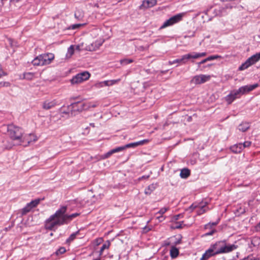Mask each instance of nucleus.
I'll list each match as a JSON object with an SVG mask.
<instances>
[{"mask_svg":"<svg viewBox=\"0 0 260 260\" xmlns=\"http://www.w3.org/2000/svg\"><path fill=\"white\" fill-rule=\"evenodd\" d=\"M67 209V206H62L53 215H51L46 221V229L52 230L59 225L67 223L79 215L77 213L69 215L66 213Z\"/></svg>","mask_w":260,"mask_h":260,"instance_id":"f257e3e1","label":"nucleus"},{"mask_svg":"<svg viewBox=\"0 0 260 260\" xmlns=\"http://www.w3.org/2000/svg\"><path fill=\"white\" fill-rule=\"evenodd\" d=\"M210 247L216 255L230 252L237 249V246L227 243L225 240H221L211 244Z\"/></svg>","mask_w":260,"mask_h":260,"instance_id":"f03ea898","label":"nucleus"},{"mask_svg":"<svg viewBox=\"0 0 260 260\" xmlns=\"http://www.w3.org/2000/svg\"><path fill=\"white\" fill-rule=\"evenodd\" d=\"M7 133L11 139L17 141L19 144L24 133L22 128L13 124L8 125Z\"/></svg>","mask_w":260,"mask_h":260,"instance_id":"7ed1b4c3","label":"nucleus"},{"mask_svg":"<svg viewBox=\"0 0 260 260\" xmlns=\"http://www.w3.org/2000/svg\"><path fill=\"white\" fill-rule=\"evenodd\" d=\"M94 106V105L90 103L79 102L72 104L68 106V108L71 109V114L72 116H74L76 115L77 112L88 110L89 108Z\"/></svg>","mask_w":260,"mask_h":260,"instance_id":"20e7f679","label":"nucleus"},{"mask_svg":"<svg viewBox=\"0 0 260 260\" xmlns=\"http://www.w3.org/2000/svg\"><path fill=\"white\" fill-rule=\"evenodd\" d=\"M54 55L52 53H46L40 55L36 57L32 61L34 66H45L50 64L54 59Z\"/></svg>","mask_w":260,"mask_h":260,"instance_id":"39448f33","label":"nucleus"},{"mask_svg":"<svg viewBox=\"0 0 260 260\" xmlns=\"http://www.w3.org/2000/svg\"><path fill=\"white\" fill-rule=\"evenodd\" d=\"M148 142H149L148 140L144 139V140H141L140 141L129 143V144H126L123 146H120V147L115 148L114 149L111 150L108 152H107L105 154V158H107V157H109L111 155H112L113 153L123 151V150H124L126 148H131V147L135 148L138 146L143 145L148 143Z\"/></svg>","mask_w":260,"mask_h":260,"instance_id":"423d86ee","label":"nucleus"},{"mask_svg":"<svg viewBox=\"0 0 260 260\" xmlns=\"http://www.w3.org/2000/svg\"><path fill=\"white\" fill-rule=\"evenodd\" d=\"M260 59V52L248 58L245 62L243 63L239 67V71L247 69L251 66L254 64Z\"/></svg>","mask_w":260,"mask_h":260,"instance_id":"0eeeda50","label":"nucleus"},{"mask_svg":"<svg viewBox=\"0 0 260 260\" xmlns=\"http://www.w3.org/2000/svg\"><path fill=\"white\" fill-rule=\"evenodd\" d=\"M184 15V13H179L176 15H174L169 19L167 20L164 22L161 28H165L166 27L171 26L175 23H177L182 20L183 17Z\"/></svg>","mask_w":260,"mask_h":260,"instance_id":"6e6552de","label":"nucleus"},{"mask_svg":"<svg viewBox=\"0 0 260 260\" xmlns=\"http://www.w3.org/2000/svg\"><path fill=\"white\" fill-rule=\"evenodd\" d=\"M90 74L88 72H84L77 74L71 80L72 84H78L84 81L87 80L90 77Z\"/></svg>","mask_w":260,"mask_h":260,"instance_id":"1a4fd4ad","label":"nucleus"},{"mask_svg":"<svg viewBox=\"0 0 260 260\" xmlns=\"http://www.w3.org/2000/svg\"><path fill=\"white\" fill-rule=\"evenodd\" d=\"M37 140V137L34 134H25L24 133L22 139L20 141V144H23L24 146H26L32 142H34Z\"/></svg>","mask_w":260,"mask_h":260,"instance_id":"9d476101","label":"nucleus"},{"mask_svg":"<svg viewBox=\"0 0 260 260\" xmlns=\"http://www.w3.org/2000/svg\"><path fill=\"white\" fill-rule=\"evenodd\" d=\"M211 78L210 75H199L195 76L191 80V82L195 84H200L209 81Z\"/></svg>","mask_w":260,"mask_h":260,"instance_id":"9b49d317","label":"nucleus"},{"mask_svg":"<svg viewBox=\"0 0 260 260\" xmlns=\"http://www.w3.org/2000/svg\"><path fill=\"white\" fill-rule=\"evenodd\" d=\"M241 95L240 92L239 91V89L238 90H234L226 96L225 100L228 104H230L234 100L239 98Z\"/></svg>","mask_w":260,"mask_h":260,"instance_id":"f8f14e48","label":"nucleus"},{"mask_svg":"<svg viewBox=\"0 0 260 260\" xmlns=\"http://www.w3.org/2000/svg\"><path fill=\"white\" fill-rule=\"evenodd\" d=\"M156 3L157 0H143L139 7L141 10H145L154 6Z\"/></svg>","mask_w":260,"mask_h":260,"instance_id":"ddd939ff","label":"nucleus"},{"mask_svg":"<svg viewBox=\"0 0 260 260\" xmlns=\"http://www.w3.org/2000/svg\"><path fill=\"white\" fill-rule=\"evenodd\" d=\"M104 41H96L86 46L85 49L89 51H95L102 46Z\"/></svg>","mask_w":260,"mask_h":260,"instance_id":"4468645a","label":"nucleus"},{"mask_svg":"<svg viewBox=\"0 0 260 260\" xmlns=\"http://www.w3.org/2000/svg\"><path fill=\"white\" fill-rule=\"evenodd\" d=\"M257 86V84L243 86L239 88V91L240 92L241 94H243L246 92H248L249 91L253 90Z\"/></svg>","mask_w":260,"mask_h":260,"instance_id":"2eb2a0df","label":"nucleus"},{"mask_svg":"<svg viewBox=\"0 0 260 260\" xmlns=\"http://www.w3.org/2000/svg\"><path fill=\"white\" fill-rule=\"evenodd\" d=\"M215 254L213 252V250L211 249L210 247L203 254L202 257L200 260H207L210 257L215 256Z\"/></svg>","mask_w":260,"mask_h":260,"instance_id":"dca6fc26","label":"nucleus"},{"mask_svg":"<svg viewBox=\"0 0 260 260\" xmlns=\"http://www.w3.org/2000/svg\"><path fill=\"white\" fill-rule=\"evenodd\" d=\"M231 151L235 153H240L243 149L242 143L235 144L230 147Z\"/></svg>","mask_w":260,"mask_h":260,"instance_id":"f3484780","label":"nucleus"},{"mask_svg":"<svg viewBox=\"0 0 260 260\" xmlns=\"http://www.w3.org/2000/svg\"><path fill=\"white\" fill-rule=\"evenodd\" d=\"M56 105V102L55 101H46L43 103V108L45 110H49L53 107H54Z\"/></svg>","mask_w":260,"mask_h":260,"instance_id":"a211bd4d","label":"nucleus"},{"mask_svg":"<svg viewBox=\"0 0 260 260\" xmlns=\"http://www.w3.org/2000/svg\"><path fill=\"white\" fill-rule=\"evenodd\" d=\"M198 209L197 210V214L198 215H200L204 213H205L208 210V208L206 206V205L200 204L198 206Z\"/></svg>","mask_w":260,"mask_h":260,"instance_id":"6ab92c4d","label":"nucleus"},{"mask_svg":"<svg viewBox=\"0 0 260 260\" xmlns=\"http://www.w3.org/2000/svg\"><path fill=\"white\" fill-rule=\"evenodd\" d=\"M198 57V54L197 52H192L190 53L186 54L184 55V59H185V61L186 62L188 60L191 59H197Z\"/></svg>","mask_w":260,"mask_h":260,"instance_id":"aec40b11","label":"nucleus"},{"mask_svg":"<svg viewBox=\"0 0 260 260\" xmlns=\"http://www.w3.org/2000/svg\"><path fill=\"white\" fill-rule=\"evenodd\" d=\"M250 127V124L248 122H242L238 126V129L242 132H246Z\"/></svg>","mask_w":260,"mask_h":260,"instance_id":"412c9836","label":"nucleus"},{"mask_svg":"<svg viewBox=\"0 0 260 260\" xmlns=\"http://www.w3.org/2000/svg\"><path fill=\"white\" fill-rule=\"evenodd\" d=\"M75 17L78 20H81L84 17V12L82 10L77 9L75 12Z\"/></svg>","mask_w":260,"mask_h":260,"instance_id":"4be33fe9","label":"nucleus"},{"mask_svg":"<svg viewBox=\"0 0 260 260\" xmlns=\"http://www.w3.org/2000/svg\"><path fill=\"white\" fill-rule=\"evenodd\" d=\"M179 254V250L175 246H172L170 250V255L172 258H176Z\"/></svg>","mask_w":260,"mask_h":260,"instance_id":"5701e85b","label":"nucleus"},{"mask_svg":"<svg viewBox=\"0 0 260 260\" xmlns=\"http://www.w3.org/2000/svg\"><path fill=\"white\" fill-rule=\"evenodd\" d=\"M190 175V171L188 169H183L181 171L180 176L182 178H187Z\"/></svg>","mask_w":260,"mask_h":260,"instance_id":"b1692460","label":"nucleus"},{"mask_svg":"<svg viewBox=\"0 0 260 260\" xmlns=\"http://www.w3.org/2000/svg\"><path fill=\"white\" fill-rule=\"evenodd\" d=\"M156 188V186L154 184H152L149 185L145 189V193L146 194H150L151 193L155 190Z\"/></svg>","mask_w":260,"mask_h":260,"instance_id":"393cba45","label":"nucleus"},{"mask_svg":"<svg viewBox=\"0 0 260 260\" xmlns=\"http://www.w3.org/2000/svg\"><path fill=\"white\" fill-rule=\"evenodd\" d=\"M176 63H185L186 61L185 59H184V55H183L181 58L175 59L173 61H169V64L170 65H172Z\"/></svg>","mask_w":260,"mask_h":260,"instance_id":"a878e982","label":"nucleus"},{"mask_svg":"<svg viewBox=\"0 0 260 260\" xmlns=\"http://www.w3.org/2000/svg\"><path fill=\"white\" fill-rule=\"evenodd\" d=\"M111 245L110 242L109 240H107L106 242L102 245L100 251V255H101L104 251V250L106 249H108Z\"/></svg>","mask_w":260,"mask_h":260,"instance_id":"bb28decb","label":"nucleus"},{"mask_svg":"<svg viewBox=\"0 0 260 260\" xmlns=\"http://www.w3.org/2000/svg\"><path fill=\"white\" fill-rule=\"evenodd\" d=\"M75 51L74 46L71 45L68 49V51L66 54V57L67 58H70L72 55L74 54Z\"/></svg>","mask_w":260,"mask_h":260,"instance_id":"cd10ccee","label":"nucleus"},{"mask_svg":"<svg viewBox=\"0 0 260 260\" xmlns=\"http://www.w3.org/2000/svg\"><path fill=\"white\" fill-rule=\"evenodd\" d=\"M31 209L32 208L29 206V205L28 204H27V205L23 208L22 209L21 214L22 215H25L28 212H29L31 210Z\"/></svg>","mask_w":260,"mask_h":260,"instance_id":"c85d7f7f","label":"nucleus"},{"mask_svg":"<svg viewBox=\"0 0 260 260\" xmlns=\"http://www.w3.org/2000/svg\"><path fill=\"white\" fill-rule=\"evenodd\" d=\"M34 77V75L32 73H25L23 74V78L30 80L32 79Z\"/></svg>","mask_w":260,"mask_h":260,"instance_id":"c756f323","label":"nucleus"},{"mask_svg":"<svg viewBox=\"0 0 260 260\" xmlns=\"http://www.w3.org/2000/svg\"><path fill=\"white\" fill-rule=\"evenodd\" d=\"M40 199H36L35 200L32 201L30 203H28L29 206L31 207V208H33L35 207H36L40 203Z\"/></svg>","mask_w":260,"mask_h":260,"instance_id":"7c9ffc66","label":"nucleus"},{"mask_svg":"<svg viewBox=\"0 0 260 260\" xmlns=\"http://www.w3.org/2000/svg\"><path fill=\"white\" fill-rule=\"evenodd\" d=\"M79 234V232H77L76 233H74L72 234L69 238L67 240V242L70 243L73 241L76 238V236Z\"/></svg>","mask_w":260,"mask_h":260,"instance_id":"2f4dec72","label":"nucleus"},{"mask_svg":"<svg viewBox=\"0 0 260 260\" xmlns=\"http://www.w3.org/2000/svg\"><path fill=\"white\" fill-rule=\"evenodd\" d=\"M134 60L132 59H121L120 62L121 64L126 65L132 63Z\"/></svg>","mask_w":260,"mask_h":260,"instance_id":"473e14b6","label":"nucleus"},{"mask_svg":"<svg viewBox=\"0 0 260 260\" xmlns=\"http://www.w3.org/2000/svg\"><path fill=\"white\" fill-rule=\"evenodd\" d=\"M110 84V81L109 80H107V81H105L104 82L98 83H97L96 84V86L97 87H102L104 85H105V86H110V84Z\"/></svg>","mask_w":260,"mask_h":260,"instance_id":"72a5a7b5","label":"nucleus"},{"mask_svg":"<svg viewBox=\"0 0 260 260\" xmlns=\"http://www.w3.org/2000/svg\"><path fill=\"white\" fill-rule=\"evenodd\" d=\"M183 223V221L177 222L174 223L173 226L174 229H180L182 228V225Z\"/></svg>","mask_w":260,"mask_h":260,"instance_id":"f704fd0d","label":"nucleus"},{"mask_svg":"<svg viewBox=\"0 0 260 260\" xmlns=\"http://www.w3.org/2000/svg\"><path fill=\"white\" fill-rule=\"evenodd\" d=\"M168 210H169V208H166V207L162 208L160 209V210L157 213H156V215H157V214L162 215L165 213H166Z\"/></svg>","mask_w":260,"mask_h":260,"instance_id":"c9c22d12","label":"nucleus"},{"mask_svg":"<svg viewBox=\"0 0 260 260\" xmlns=\"http://www.w3.org/2000/svg\"><path fill=\"white\" fill-rule=\"evenodd\" d=\"M66 252V249L64 247H60L59 249H58L56 253V254L58 255V254H63L64 253V252Z\"/></svg>","mask_w":260,"mask_h":260,"instance_id":"e433bc0d","label":"nucleus"},{"mask_svg":"<svg viewBox=\"0 0 260 260\" xmlns=\"http://www.w3.org/2000/svg\"><path fill=\"white\" fill-rule=\"evenodd\" d=\"M219 57H220V56H219L218 55H212V56H209L208 57H207V60H208V61H210V60L217 59Z\"/></svg>","mask_w":260,"mask_h":260,"instance_id":"4c0bfd02","label":"nucleus"},{"mask_svg":"<svg viewBox=\"0 0 260 260\" xmlns=\"http://www.w3.org/2000/svg\"><path fill=\"white\" fill-rule=\"evenodd\" d=\"M251 144L250 141H245L244 143H242V145L243 146V149L246 147H249Z\"/></svg>","mask_w":260,"mask_h":260,"instance_id":"58836bf2","label":"nucleus"},{"mask_svg":"<svg viewBox=\"0 0 260 260\" xmlns=\"http://www.w3.org/2000/svg\"><path fill=\"white\" fill-rule=\"evenodd\" d=\"M10 86V83L9 82H0L1 87H9Z\"/></svg>","mask_w":260,"mask_h":260,"instance_id":"ea45409f","label":"nucleus"},{"mask_svg":"<svg viewBox=\"0 0 260 260\" xmlns=\"http://www.w3.org/2000/svg\"><path fill=\"white\" fill-rule=\"evenodd\" d=\"M109 81H110L109 84H110V86H111V85H113L114 84H115L118 83L120 81V79H118L116 80H109Z\"/></svg>","mask_w":260,"mask_h":260,"instance_id":"a19ab883","label":"nucleus"},{"mask_svg":"<svg viewBox=\"0 0 260 260\" xmlns=\"http://www.w3.org/2000/svg\"><path fill=\"white\" fill-rule=\"evenodd\" d=\"M216 232V230L215 229H212L210 232L206 233L205 234V236H211L213 235Z\"/></svg>","mask_w":260,"mask_h":260,"instance_id":"79ce46f5","label":"nucleus"},{"mask_svg":"<svg viewBox=\"0 0 260 260\" xmlns=\"http://www.w3.org/2000/svg\"><path fill=\"white\" fill-rule=\"evenodd\" d=\"M180 217H183V215L181 214L175 215L173 217L172 220L174 221L177 220L179 219Z\"/></svg>","mask_w":260,"mask_h":260,"instance_id":"37998d69","label":"nucleus"},{"mask_svg":"<svg viewBox=\"0 0 260 260\" xmlns=\"http://www.w3.org/2000/svg\"><path fill=\"white\" fill-rule=\"evenodd\" d=\"M83 25H84V24H74V25H72L71 28L73 29H75L79 28L80 26H82Z\"/></svg>","mask_w":260,"mask_h":260,"instance_id":"c03bdc74","label":"nucleus"},{"mask_svg":"<svg viewBox=\"0 0 260 260\" xmlns=\"http://www.w3.org/2000/svg\"><path fill=\"white\" fill-rule=\"evenodd\" d=\"M156 218L158 220L159 222H161L165 219V217L162 215L156 216Z\"/></svg>","mask_w":260,"mask_h":260,"instance_id":"a18cd8bd","label":"nucleus"},{"mask_svg":"<svg viewBox=\"0 0 260 260\" xmlns=\"http://www.w3.org/2000/svg\"><path fill=\"white\" fill-rule=\"evenodd\" d=\"M199 206V205H197L196 204H192L189 208V209L192 211L193 210L197 208Z\"/></svg>","mask_w":260,"mask_h":260,"instance_id":"49530a36","label":"nucleus"},{"mask_svg":"<svg viewBox=\"0 0 260 260\" xmlns=\"http://www.w3.org/2000/svg\"><path fill=\"white\" fill-rule=\"evenodd\" d=\"M71 109H69L68 108V111H62V113L68 114L69 117L72 116L71 114Z\"/></svg>","mask_w":260,"mask_h":260,"instance_id":"de8ad7c7","label":"nucleus"},{"mask_svg":"<svg viewBox=\"0 0 260 260\" xmlns=\"http://www.w3.org/2000/svg\"><path fill=\"white\" fill-rule=\"evenodd\" d=\"M219 220H220V219L218 218L215 222H209L208 223L209 224H211V225L212 226H212H215L217 224H218V223H219Z\"/></svg>","mask_w":260,"mask_h":260,"instance_id":"09e8293b","label":"nucleus"},{"mask_svg":"<svg viewBox=\"0 0 260 260\" xmlns=\"http://www.w3.org/2000/svg\"><path fill=\"white\" fill-rule=\"evenodd\" d=\"M243 260H257L255 257L253 255L248 256L246 258Z\"/></svg>","mask_w":260,"mask_h":260,"instance_id":"8fccbe9b","label":"nucleus"},{"mask_svg":"<svg viewBox=\"0 0 260 260\" xmlns=\"http://www.w3.org/2000/svg\"><path fill=\"white\" fill-rule=\"evenodd\" d=\"M197 54H198V57L200 58V57H204V56H206V52L197 53Z\"/></svg>","mask_w":260,"mask_h":260,"instance_id":"3c124183","label":"nucleus"},{"mask_svg":"<svg viewBox=\"0 0 260 260\" xmlns=\"http://www.w3.org/2000/svg\"><path fill=\"white\" fill-rule=\"evenodd\" d=\"M205 229H210L211 230H212V229H213L212 226L211 225V224L207 223L205 225Z\"/></svg>","mask_w":260,"mask_h":260,"instance_id":"603ef678","label":"nucleus"},{"mask_svg":"<svg viewBox=\"0 0 260 260\" xmlns=\"http://www.w3.org/2000/svg\"><path fill=\"white\" fill-rule=\"evenodd\" d=\"M207 61H208V60H207V58L203 59V60H202L201 61L199 62L198 63V66H200L201 64H203V63H205V62H206Z\"/></svg>","mask_w":260,"mask_h":260,"instance_id":"864d4df0","label":"nucleus"},{"mask_svg":"<svg viewBox=\"0 0 260 260\" xmlns=\"http://www.w3.org/2000/svg\"><path fill=\"white\" fill-rule=\"evenodd\" d=\"M7 75V74L4 72L2 70L0 69V78L3 77V76Z\"/></svg>","mask_w":260,"mask_h":260,"instance_id":"5fc2aeb1","label":"nucleus"},{"mask_svg":"<svg viewBox=\"0 0 260 260\" xmlns=\"http://www.w3.org/2000/svg\"><path fill=\"white\" fill-rule=\"evenodd\" d=\"M81 45H76L75 46V49L80 51H81L82 50V49H81Z\"/></svg>","mask_w":260,"mask_h":260,"instance_id":"6e6d98bb","label":"nucleus"},{"mask_svg":"<svg viewBox=\"0 0 260 260\" xmlns=\"http://www.w3.org/2000/svg\"><path fill=\"white\" fill-rule=\"evenodd\" d=\"M149 176H148H148H143L139 178V180H141L143 179H147V178H149Z\"/></svg>","mask_w":260,"mask_h":260,"instance_id":"4d7b16f0","label":"nucleus"},{"mask_svg":"<svg viewBox=\"0 0 260 260\" xmlns=\"http://www.w3.org/2000/svg\"><path fill=\"white\" fill-rule=\"evenodd\" d=\"M255 229L256 231H260V222L256 225Z\"/></svg>","mask_w":260,"mask_h":260,"instance_id":"13d9d810","label":"nucleus"},{"mask_svg":"<svg viewBox=\"0 0 260 260\" xmlns=\"http://www.w3.org/2000/svg\"><path fill=\"white\" fill-rule=\"evenodd\" d=\"M144 230L145 231V232H148L150 230V229H149V228H147L146 226H145L144 228Z\"/></svg>","mask_w":260,"mask_h":260,"instance_id":"bf43d9fd","label":"nucleus"},{"mask_svg":"<svg viewBox=\"0 0 260 260\" xmlns=\"http://www.w3.org/2000/svg\"><path fill=\"white\" fill-rule=\"evenodd\" d=\"M181 243V239H179L175 242V244H178Z\"/></svg>","mask_w":260,"mask_h":260,"instance_id":"052dcab7","label":"nucleus"},{"mask_svg":"<svg viewBox=\"0 0 260 260\" xmlns=\"http://www.w3.org/2000/svg\"><path fill=\"white\" fill-rule=\"evenodd\" d=\"M168 72V70L161 71V74H166Z\"/></svg>","mask_w":260,"mask_h":260,"instance_id":"680f3d73","label":"nucleus"},{"mask_svg":"<svg viewBox=\"0 0 260 260\" xmlns=\"http://www.w3.org/2000/svg\"><path fill=\"white\" fill-rule=\"evenodd\" d=\"M90 125L92 126V127H94V124L93 123H90Z\"/></svg>","mask_w":260,"mask_h":260,"instance_id":"e2e57ef3","label":"nucleus"},{"mask_svg":"<svg viewBox=\"0 0 260 260\" xmlns=\"http://www.w3.org/2000/svg\"><path fill=\"white\" fill-rule=\"evenodd\" d=\"M11 1H12V0H11ZM19 0H13V1H16V2H18Z\"/></svg>","mask_w":260,"mask_h":260,"instance_id":"0e129e2a","label":"nucleus"},{"mask_svg":"<svg viewBox=\"0 0 260 260\" xmlns=\"http://www.w3.org/2000/svg\"><path fill=\"white\" fill-rule=\"evenodd\" d=\"M191 164H195V161H192V162H191Z\"/></svg>","mask_w":260,"mask_h":260,"instance_id":"69168bd1","label":"nucleus"},{"mask_svg":"<svg viewBox=\"0 0 260 260\" xmlns=\"http://www.w3.org/2000/svg\"><path fill=\"white\" fill-rule=\"evenodd\" d=\"M1 1H2V2H3L4 0H1Z\"/></svg>","mask_w":260,"mask_h":260,"instance_id":"338daca9","label":"nucleus"}]
</instances>
